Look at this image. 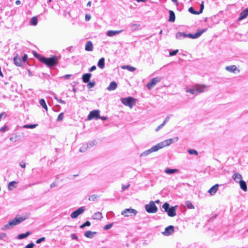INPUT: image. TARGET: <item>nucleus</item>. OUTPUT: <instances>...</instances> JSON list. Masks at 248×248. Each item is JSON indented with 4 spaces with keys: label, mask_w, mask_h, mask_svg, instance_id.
<instances>
[{
    "label": "nucleus",
    "mask_w": 248,
    "mask_h": 248,
    "mask_svg": "<svg viewBox=\"0 0 248 248\" xmlns=\"http://www.w3.org/2000/svg\"><path fill=\"white\" fill-rule=\"evenodd\" d=\"M59 59V57L56 56H53L50 58L44 57V58H41V62L51 68L57 65Z\"/></svg>",
    "instance_id": "1"
},
{
    "label": "nucleus",
    "mask_w": 248,
    "mask_h": 248,
    "mask_svg": "<svg viewBox=\"0 0 248 248\" xmlns=\"http://www.w3.org/2000/svg\"><path fill=\"white\" fill-rule=\"evenodd\" d=\"M207 88V86L205 85L197 84L193 86L191 88H186V92L192 94L196 95L200 93L204 92Z\"/></svg>",
    "instance_id": "2"
},
{
    "label": "nucleus",
    "mask_w": 248,
    "mask_h": 248,
    "mask_svg": "<svg viewBox=\"0 0 248 248\" xmlns=\"http://www.w3.org/2000/svg\"><path fill=\"white\" fill-rule=\"evenodd\" d=\"M25 218L23 217H16L13 220L9 221L7 224L4 225L1 228L3 231H6L13 228L15 226L19 224L24 221Z\"/></svg>",
    "instance_id": "3"
},
{
    "label": "nucleus",
    "mask_w": 248,
    "mask_h": 248,
    "mask_svg": "<svg viewBox=\"0 0 248 248\" xmlns=\"http://www.w3.org/2000/svg\"><path fill=\"white\" fill-rule=\"evenodd\" d=\"M162 208L164 211L166 212L168 215L170 217H173L176 216L175 206L170 207V204L168 202L164 203L162 205Z\"/></svg>",
    "instance_id": "4"
},
{
    "label": "nucleus",
    "mask_w": 248,
    "mask_h": 248,
    "mask_svg": "<svg viewBox=\"0 0 248 248\" xmlns=\"http://www.w3.org/2000/svg\"><path fill=\"white\" fill-rule=\"evenodd\" d=\"M121 101L124 105L131 108L135 104L136 99L132 97H122Z\"/></svg>",
    "instance_id": "5"
},
{
    "label": "nucleus",
    "mask_w": 248,
    "mask_h": 248,
    "mask_svg": "<svg viewBox=\"0 0 248 248\" xmlns=\"http://www.w3.org/2000/svg\"><path fill=\"white\" fill-rule=\"evenodd\" d=\"M145 208L149 213H155L157 211V207L153 201H151L149 204L145 205Z\"/></svg>",
    "instance_id": "6"
},
{
    "label": "nucleus",
    "mask_w": 248,
    "mask_h": 248,
    "mask_svg": "<svg viewBox=\"0 0 248 248\" xmlns=\"http://www.w3.org/2000/svg\"><path fill=\"white\" fill-rule=\"evenodd\" d=\"M207 29H204L202 30H198L197 32L195 33H188L186 34V37H188L192 39H196L200 37L202 33L206 31Z\"/></svg>",
    "instance_id": "7"
},
{
    "label": "nucleus",
    "mask_w": 248,
    "mask_h": 248,
    "mask_svg": "<svg viewBox=\"0 0 248 248\" xmlns=\"http://www.w3.org/2000/svg\"><path fill=\"white\" fill-rule=\"evenodd\" d=\"M161 80V78L159 77H156L153 78L146 85L147 88L149 90H151L153 87L156 85V84L159 82Z\"/></svg>",
    "instance_id": "8"
},
{
    "label": "nucleus",
    "mask_w": 248,
    "mask_h": 248,
    "mask_svg": "<svg viewBox=\"0 0 248 248\" xmlns=\"http://www.w3.org/2000/svg\"><path fill=\"white\" fill-rule=\"evenodd\" d=\"M100 117V111L99 110H93L91 111L88 116V120L95 119L97 120Z\"/></svg>",
    "instance_id": "9"
},
{
    "label": "nucleus",
    "mask_w": 248,
    "mask_h": 248,
    "mask_svg": "<svg viewBox=\"0 0 248 248\" xmlns=\"http://www.w3.org/2000/svg\"><path fill=\"white\" fill-rule=\"evenodd\" d=\"M85 210V207L82 206L78 209L74 211L70 215L71 217L72 218H77L79 215L81 214Z\"/></svg>",
    "instance_id": "10"
},
{
    "label": "nucleus",
    "mask_w": 248,
    "mask_h": 248,
    "mask_svg": "<svg viewBox=\"0 0 248 248\" xmlns=\"http://www.w3.org/2000/svg\"><path fill=\"white\" fill-rule=\"evenodd\" d=\"M137 213V211L133 209L129 208V209H126L124 210L122 212V215H124L125 217H129V216L131 215L132 214H133L134 215H136Z\"/></svg>",
    "instance_id": "11"
},
{
    "label": "nucleus",
    "mask_w": 248,
    "mask_h": 248,
    "mask_svg": "<svg viewBox=\"0 0 248 248\" xmlns=\"http://www.w3.org/2000/svg\"><path fill=\"white\" fill-rule=\"evenodd\" d=\"M157 151H158V150L157 148V146L156 145H155V146H153L150 149L143 152L142 153H141L140 156H147L148 155H149V154H150L151 153L154 152H156Z\"/></svg>",
    "instance_id": "12"
},
{
    "label": "nucleus",
    "mask_w": 248,
    "mask_h": 248,
    "mask_svg": "<svg viewBox=\"0 0 248 248\" xmlns=\"http://www.w3.org/2000/svg\"><path fill=\"white\" fill-rule=\"evenodd\" d=\"M174 232V227L172 225H170L166 227L165 229L164 232H162V234L165 236H169Z\"/></svg>",
    "instance_id": "13"
},
{
    "label": "nucleus",
    "mask_w": 248,
    "mask_h": 248,
    "mask_svg": "<svg viewBox=\"0 0 248 248\" xmlns=\"http://www.w3.org/2000/svg\"><path fill=\"white\" fill-rule=\"evenodd\" d=\"M96 143V141L95 140H93V141H89L87 144L86 147L82 146L80 148L79 151L81 152H85L86 150L88 148H91L95 145Z\"/></svg>",
    "instance_id": "14"
},
{
    "label": "nucleus",
    "mask_w": 248,
    "mask_h": 248,
    "mask_svg": "<svg viewBox=\"0 0 248 248\" xmlns=\"http://www.w3.org/2000/svg\"><path fill=\"white\" fill-rule=\"evenodd\" d=\"M170 144V141L168 139L165 140L163 141H162L156 145L157 146V148L158 149V150H159L160 149H162V148L169 146Z\"/></svg>",
    "instance_id": "15"
},
{
    "label": "nucleus",
    "mask_w": 248,
    "mask_h": 248,
    "mask_svg": "<svg viewBox=\"0 0 248 248\" xmlns=\"http://www.w3.org/2000/svg\"><path fill=\"white\" fill-rule=\"evenodd\" d=\"M92 77V74L88 73L84 74L82 76V79L84 83H88Z\"/></svg>",
    "instance_id": "16"
},
{
    "label": "nucleus",
    "mask_w": 248,
    "mask_h": 248,
    "mask_svg": "<svg viewBox=\"0 0 248 248\" xmlns=\"http://www.w3.org/2000/svg\"><path fill=\"white\" fill-rule=\"evenodd\" d=\"M14 62L17 66H22V61L19 56L17 55L14 58Z\"/></svg>",
    "instance_id": "17"
},
{
    "label": "nucleus",
    "mask_w": 248,
    "mask_h": 248,
    "mask_svg": "<svg viewBox=\"0 0 248 248\" xmlns=\"http://www.w3.org/2000/svg\"><path fill=\"white\" fill-rule=\"evenodd\" d=\"M248 16V13L246 11V9H245L240 13L239 17L238 18V21H241L242 20L246 18Z\"/></svg>",
    "instance_id": "18"
},
{
    "label": "nucleus",
    "mask_w": 248,
    "mask_h": 248,
    "mask_svg": "<svg viewBox=\"0 0 248 248\" xmlns=\"http://www.w3.org/2000/svg\"><path fill=\"white\" fill-rule=\"evenodd\" d=\"M232 178L236 183H239L240 181H242V176L239 173H235L232 176Z\"/></svg>",
    "instance_id": "19"
},
{
    "label": "nucleus",
    "mask_w": 248,
    "mask_h": 248,
    "mask_svg": "<svg viewBox=\"0 0 248 248\" xmlns=\"http://www.w3.org/2000/svg\"><path fill=\"white\" fill-rule=\"evenodd\" d=\"M164 172L168 174H172L175 173L179 172V170L176 169H170V168H166L164 170Z\"/></svg>",
    "instance_id": "20"
},
{
    "label": "nucleus",
    "mask_w": 248,
    "mask_h": 248,
    "mask_svg": "<svg viewBox=\"0 0 248 248\" xmlns=\"http://www.w3.org/2000/svg\"><path fill=\"white\" fill-rule=\"evenodd\" d=\"M85 50L91 51L93 50V44L90 41H88L85 45Z\"/></svg>",
    "instance_id": "21"
},
{
    "label": "nucleus",
    "mask_w": 248,
    "mask_h": 248,
    "mask_svg": "<svg viewBox=\"0 0 248 248\" xmlns=\"http://www.w3.org/2000/svg\"><path fill=\"white\" fill-rule=\"evenodd\" d=\"M218 185L216 184L215 185H214V186H213L212 187H211L210 188V189L208 190V192L211 195H213L214 194H215L216 193V192L218 189Z\"/></svg>",
    "instance_id": "22"
},
{
    "label": "nucleus",
    "mask_w": 248,
    "mask_h": 248,
    "mask_svg": "<svg viewBox=\"0 0 248 248\" xmlns=\"http://www.w3.org/2000/svg\"><path fill=\"white\" fill-rule=\"evenodd\" d=\"M122 31H123V30H119V31L110 30L107 32V35L108 36H113L116 34H119L120 33L122 32Z\"/></svg>",
    "instance_id": "23"
},
{
    "label": "nucleus",
    "mask_w": 248,
    "mask_h": 248,
    "mask_svg": "<svg viewBox=\"0 0 248 248\" xmlns=\"http://www.w3.org/2000/svg\"><path fill=\"white\" fill-rule=\"evenodd\" d=\"M117 87V84L116 82L112 81L110 82L109 85L107 87V90L108 91H113Z\"/></svg>",
    "instance_id": "24"
},
{
    "label": "nucleus",
    "mask_w": 248,
    "mask_h": 248,
    "mask_svg": "<svg viewBox=\"0 0 248 248\" xmlns=\"http://www.w3.org/2000/svg\"><path fill=\"white\" fill-rule=\"evenodd\" d=\"M97 232H92L90 231H87L85 232L84 236L89 238H93L94 236V235L96 234Z\"/></svg>",
    "instance_id": "25"
},
{
    "label": "nucleus",
    "mask_w": 248,
    "mask_h": 248,
    "mask_svg": "<svg viewBox=\"0 0 248 248\" xmlns=\"http://www.w3.org/2000/svg\"><path fill=\"white\" fill-rule=\"evenodd\" d=\"M169 12V15H170L169 21L170 22H174L175 20V15L174 12L172 10H170Z\"/></svg>",
    "instance_id": "26"
},
{
    "label": "nucleus",
    "mask_w": 248,
    "mask_h": 248,
    "mask_svg": "<svg viewBox=\"0 0 248 248\" xmlns=\"http://www.w3.org/2000/svg\"><path fill=\"white\" fill-rule=\"evenodd\" d=\"M97 66L101 69H103L105 67L104 58H101L99 59L97 63Z\"/></svg>",
    "instance_id": "27"
},
{
    "label": "nucleus",
    "mask_w": 248,
    "mask_h": 248,
    "mask_svg": "<svg viewBox=\"0 0 248 248\" xmlns=\"http://www.w3.org/2000/svg\"><path fill=\"white\" fill-rule=\"evenodd\" d=\"M225 69L230 72L234 73L237 69V67L235 65H232L226 66Z\"/></svg>",
    "instance_id": "28"
},
{
    "label": "nucleus",
    "mask_w": 248,
    "mask_h": 248,
    "mask_svg": "<svg viewBox=\"0 0 248 248\" xmlns=\"http://www.w3.org/2000/svg\"><path fill=\"white\" fill-rule=\"evenodd\" d=\"M30 234H31V232H27L25 233L19 234L17 236V238L18 239H24V238H25L27 237Z\"/></svg>",
    "instance_id": "29"
},
{
    "label": "nucleus",
    "mask_w": 248,
    "mask_h": 248,
    "mask_svg": "<svg viewBox=\"0 0 248 248\" xmlns=\"http://www.w3.org/2000/svg\"><path fill=\"white\" fill-rule=\"evenodd\" d=\"M186 33H185L184 32H178L176 34V38L177 39L180 40L182 38H186Z\"/></svg>",
    "instance_id": "30"
},
{
    "label": "nucleus",
    "mask_w": 248,
    "mask_h": 248,
    "mask_svg": "<svg viewBox=\"0 0 248 248\" xmlns=\"http://www.w3.org/2000/svg\"><path fill=\"white\" fill-rule=\"evenodd\" d=\"M239 183L240 184V186L241 188L244 191H247L248 188L246 182L242 180L241 181H240Z\"/></svg>",
    "instance_id": "31"
},
{
    "label": "nucleus",
    "mask_w": 248,
    "mask_h": 248,
    "mask_svg": "<svg viewBox=\"0 0 248 248\" xmlns=\"http://www.w3.org/2000/svg\"><path fill=\"white\" fill-rule=\"evenodd\" d=\"M140 26V24L136 23H132L129 25V27L130 28V30L131 31H133L138 29Z\"/></svg>",
    "instance_id": "32"
},
{
    "label": "nucleus",
    "mask_w": 248,
    "mask_h": 248,
    "mask_svg": "<svg viewBox=\"0 0 248 248\" xmlns=\"http://www.w3.org/2000/svg\"><path fill=\"white\" fill-rule=\"evenodd\" d=\"M38 23V19L37 16H33L32 17L30 21V24L32 26H36Z\"/></svg>",
    "instance_id": "33"
},
{
    "label": "nucleus",
    "mask_w": 248,
    "mask_h": 248,
    "mask_svg": "<svg viewBox=\"0 0 248 248\" xmlns=\"http://www.w3.org/2000/svg\"><path fill=\"white\" fill-rule=\"evenodd\" d=\"M17 182L16 181H12L8 184V188L9 190H12L14 187H16V184Z\"/></svg>",
    "instance_id": "34"
},
{
    "label": "nucleus",
    "mask_w": 248,
    "mask_h": 248,
    "mask_svg": "<svg viewBox=\"0 0 248 248\" xmlns=\"http://www.w3.org/2000/svg\"><path fill=\"white\" fill-rule=\"evenodd\" d=\"M39 104L44 108L46 110V111L47 110V107L46 103L45 100L44 99H41L39 100Z\"/></svg>",
    "instance_id": "35"
},
{
    "label": "nucleus",
    "mask_w": 248,
    "mask_h": 248,
    "mask_svg": "<svg viewBox=\"0 0 248 248\" xmlns=\"http://www.w3.org/2000/svg\"><path fill=\"white\" fill-rule=\"evenodd\" d=\"M102 217V213L99 212L95 213L93 215V219H101Z\"/></svg>",
    "instance_id": "36"
},
{
    "label": "nucleus",
    "mask_w": 248,
    "mask_h": 248,
    "mask_svg": "<svg viewBox=\"0 0 248 248\" xmlns=\"http://www.w3.org/2000/svg\"><path fill=\"white\" fill-rule=\"evenodd\" d=\"M186 206L188 209H194V206L193 205L191 202L190 201H186L185 202Z\"/></svg>",
    "instance_id": "37"
},
{
    "label": "nucleus",
    "mask_w": 248,
    "mask_h": 248,
    "mask_svg": "<svg viewBox=\"0 0 248 248\" xmlns=\"http://www.w3.org/2000/svg\"><path fill=\"white\" fill-rule=\"evenodd\" d=\"M37 124H25L23 127L25 128H31L33 129L35 128L37 126Z\"/></svg>",
    "instance_id": "38"
},
{
    "label": "nucleus",
    "mask_w": 248,
    "mask_h": 248,
    "mask_svg": "<svg viewBox=\"0 0 248 248\" xmlns=\"http://www.w3.org/2000/svg\"><path fill=\"white\" fill-rule=\"evenodd\" d=\"M123 68L126 69L128 71H131V72H133L136 70V68L132 67L131 66H130V65L124 66L123 67Z\"/></svg>",
    "instance_id": "39"
},
{
    "label": "nucleus",
    "mask_w": 248,
    "mask_h": 248,
    "mask_svg": "<svg viewBox=\"0 0 248 248\" xmlns=\"http://www.w3.org/2000/svg\"><path fill=\"white\" fill-rule=\"evenodd\" d=\"M188 11L192 14H194V15H199L200 14V13H199V11H195L194 9L191 7H190L189 9H188Z\"/></svg>",
    "instance_id": "40"
},
{
    "label": "nucleus",
    "mask_w": 248,
    "mask_h": 248,
    "mask_svg": "<svg viewBox=\"0 0 248 248\" xmlns=\"http://www.w3.org/2000/svg\"><path fill=\"white\" fill-rule=\"evenodd\" d=\"M95 85V82L94 81H92V82H89L88 83V84L87 85V87H88V88L91 89V88L94 87Z\"/></svg>",
    "instance_id": "41"
},
{
    "label": "nucleus",
    "mask_w": 248,
    "mask_h": 248,
    "mask_svg": "<svg viewBox=\"0 0 248 248\" xmlns=\"http://www.w3.org/2000/svg\"><path fill=\"white\" fill-rule=\"evenodd\" d=\"M188 153L190 155H198V152L194 149H188L187 150Z\"/></svg>",
    "instance_id": "42"
},
{
    "label": "nucleus",
    "mask_w": 248,
    "mask_h": 248,
    "mask_svg": "<svg viewBox=\"0 0 248 248\" xmlns=\"http://www.w3.org/2000/svg\"><path fill=\"white\" fill-rule=\"evenodd\" d=\"M33 55H34V57L38 59L39 60V61H40V62H41V58H44V56H41L40 54L37 53L36 52H33Z\"/></svg>",
    "instance_id": "43"
},
{
    "label": "nucleus",
    "mask_w": 248,
    "mask_h": 248,
    "mask_svg": "<svg viewBox=\"0 0 248 248\" xmlns=\"http://www.w3.org/2000/svg\"><path fill=\"white\" fill-rule=\"evenodd\" d=\"M91 225V222L89 221H86L85 223L80 226L81 229L84 228L86 226H90Z\"/></svg>",
    "instance_id": "44"
},
{
    "label": "nucleus",
    "mask_w": 248,
    "mask_h": 248,
    "mask_svg": "<svg viewBox=\"0 0 248 248\" xmlns=\"http://www.w3.org/2000/svg\"><path fill=\"white\" fill-rule=\"evenodd\" d=\"M98 198L96 195H93L89 197V200L90 201H95Z\"/></svg>",
    "instance_id": "45"
},
{
    "label": "nucleus",
    "mask_w": 248,
    "mask_h": 248,
    "mask_svg": "<svg viewBox=\"0 0 248 248\" xmlns=\"http://www.w3.org/2000/svg\"><path fill=\"white\" fill-rule=\"evenodd\" d=\"M63 117H64V114L63 112H62V113H60L59 115H58V117L57 119V121L58 122L61 121L63 120Z\"/></svg>",
    "instance_id": "46"
},
{
    "label": "nucleus",
    "mask_w": 248,
    "mask_h": 248,
    "mask_svg": "<svg viewBox=\"0 0 248 248\" xmlns=\"http://www.w3.org/2000/svg\"><path fill=\"white\" fill-rule=\"evenodd\" d=\"M112 226H113V223H109L108 224L105 225L104 227V229L105 230H108V229H110L112 227Z\"/></svg>",
    "instance_id": "47"
},
{
    "label": "nucleus",
    "mask_w": 248,
    "mask_h": 248,
    "mask_svg": "<svg viewBox=\"0 0 248 248\" xmlns=\"http://www.w3.org/2000/svg\"><path fill=\"white\" fill-rule=\"evenodd\" d=\"M178 137H175L174 138H173V139H168L170 141V144H171L172 142H176L178 140Z\"/></svg>",
    "instance_id": "48"
},
{
    "label": "nucleus",
    "mask_w": 248,
    "mask_h": 248,
    "mask_svg": "<svg viewBox=\"0 0 248 248\" xmlns=\"http://www.w3.org/2000/svg\"><path fill=\"white\" fill-rule=\"evenodd\" d=\"M178 52V50H173L172 51H171L170 52V56H174Z\"/></svg>",
    "instance_id": "49"
},
{
    "label": "nucleus",
    "mask_w": 248,
    "mask_h": 248,
    "mask_svg": "<svg viewBox=\"0 0 248 248\" xmlns=\"http://www.w3.org/2000/svg\"><path fill=\"white\" fill-rule=\"evenodd\" d=\"M45 239H46L45 237H41V238H39V239H37V240H36V243L37 244H40V243H41L42 242L44 241L45 240Z\"/></svg>",
    "instance_id": "50"
},
{
    "label": "nucleus",
    "mask_w": 248,
    "mask_h": 248,
    "mask_svg": "<svg viewBox=\"0 0 248 248\" xmlns=\"http://www.w3.org/2000/svg\"><path fill=\"white\" fill-rule=\"evenodd\" d=\"M204 8L203 1H202V3L200 5V9L199 11V13H202L203 10Z\"/></svg>",
    "instance_id": "51"
},
{
    "label": "nucleus",
    "mask_w": 248,
    "mask_h": 248,
    "mask_svg": "<svg viewBox=\"0 0 248 248\" xmlns=\"http://www.w3.org/2000/svg\"><path fill=\"white\" fill-rule=\"evenodd\" d=\"M34 246V244L33 242H31L27 245H26L25 247V248H33Z\"/></svg>",
    "instance_id": "52"
},
{
    "label": "nucleus",
    "mask_w": 248,
    "mask_h": 248,
    "mask_svg": "<svg viewBox=\"0 0 248 248\" xmlns=\"http://www.w3.org/2000/svg\"><path fill=\"white\" fill-rule=\"evenodd\" d=\"M165 124L162 123V124H160L156 129L155 131L157 132L161 128H162L163 126H164Z\"/></svg>",
    "instance_id": "53"
},
{
    "label": "nucleus",
    "mask_w": 248,
    "mask_h": 248,
    "mask_svg": "<svg viewBox=\"0 0 248 248\" xmlns=\"http://www.w3.org/2000/svg\"><path fill=\"white\" fill-rule=\"evenodd\" d=\"M7 130V126H4L0 128V132H5Z\"/></svg>",
    "instance_id": "54"
},
{
    "label": "nucleus",
    "mask_w": 248,
    "mask_h": 248,
    "mask_svg": "<svg viewBox=\"0 0 248 248\" xmlns=\"http://www.w3.org/2000/svg\"><path fill=\"white\" fill-rule=\"evenodd\" d=\"M96 69V66L93 65L89 69V71L91 72L94 71Z\"/></svg>",
    "instance_id": "55"
},
{
    "label": "nucleus",
    "mask_w": 248,
    "mask_h": 248,
    "mask_svg": "<svg viewBox=\"0 0 248 248\" xmlns=\"http://www.w3.org/2000/svg\"><path fill=\"white\" fill-rule=\"evenodd\" d=\"M19 165L22 168H25L26 167V163L23 161H21L19 163Z\"/></svg>",
    "instance_id": "56"
},
{
    "label": "nucleus",
    "mask_w": 248,
    "mask_h": 248,
    "mask_svg": "<svg viewBox=\"0 0 248 248\" xmlns=\"http://www.w3.org/2000/svg\"><path fill=\"white\" fill-rule=\"evenodd\" d=\"M130 186V185L128 184L127 185H123L122 187V189L123 190H125L127 189Z\"/></svg>",
    "instance_id": "57"
},
{
    "label": "nucleus",
    "mask_w": 248,
    "mask_h": 248,
    "mask_svg": "<svg viewBox=\"0 0 248 248\" xmlns=\"http://www.w3.org/2000/svg\"><path fill=\"white\" fill-rule=\"evenodd\" d=\"M28 59V55L27 54H24L22 57V61L24 62H26Z\"/></svg>",
    "instance_id": "58"
},
{
    "label": "nucleus",
    "mask_w": 248,
    "mask_h": 248,
    "mask_svg": "<svg viewBox=\"0 0 248 248\" xmlns=\"http://www.w3.org/2000/svg\"><path fill=\"white\" fill-rule=\"evenodd\" d=\"M71 238L72 239H75V240H78V236L75 233L72 234L71 235Z\"/></svg>",
    "instance_id": "59"
},
{
    "label": "nucleus",
    "mask_w": 248,
    "mask_h": 248,
    "mask_svg": "<svg viewBox=\"0 0 248 248\" xmlns=\"http://www.w3.org/2000/svg\"><path fill=\"white\" fill-rule=\"evenodd\" d=\"M170 117L169 116H167L164 121H163V123L165 125V124L169 121L170 120Z\"/></svg>",
    "instance_id": "60"
},
{
    "label": "nucleus",
    "mask_w": 248,
    "mask_h": 248,
    "mask_svg": "<svg viewBox=\"0 0 248 248\" xmlns=\"http://www.w3.org/2000/svg\"><path fill=\"white\" fill-rule=\"evenodd\" d=\"M6 116V113L5 112H3L0 114V121L1 120V118L4 117H5Z\"/></svg>",
    "instance_id": "61"
},
{
    "label": "nucleus",
    "mask_w": 248,
    "mask_h": 248,
    "mask_svg": "<svg viewBox=\"0 0 248 248\" xmlns=\"http://www.w3.org/2000/svg\"><path fill=\"white\" fill-rule=\"evenodd\" d=\"M91 16L90 15H86L85 16V20L86 21H89L91 19Z\"/></svg>",
    "instance_id": "62"
},
{
    "label": "nucleus",
    "mask_w": 248,
    "mask_h": 248,
    "mask_svg": "<svg viewBox=\"0 0 248 248\" xmlns=\"http://www.w3.org/2000/svg\"><path fill=\"white\" fill-rule=\"evenodd\" d=\"M99 119H100L102 120L105 121V120H107L108 119V117L106 116H100V117Z\"/></svg>",
    "instance_id": "63"
},
{
    "label": "nucleus",
    "mask_w": 248,
    "mask_h": 248,
    "mask_svg": "<svg viewBox=\"0 0 248 248\" xmlns=\"http://www.w3.org/2000/svg\"><path fill=\"white\" fill-rule=\"evenodd\" d=\"M58 102H59V103H61L62 104H65V102L64 100H62L60 99L59 100H58Z\"/></svg>",
    "instance_id": "64"
}]
</instances>
